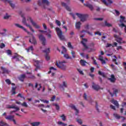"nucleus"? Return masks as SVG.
<instances>
[{"mask_svg":"<svg viewBox=\"0 0 126 126\" xmlns=\"http://www.w3.org/2000/svg\"><path fill=\"white\" fill-rule=\"evenodd\" d=\"M98 103L97 102H95V107L97 111V112H99V108H98Z\"/></svg>","mask_w":126,"mask_h":126,"instance_id":"obj_63","label":"nucleus"},{"mask_svg":"<svg viewBox=\"0 0 126 126\" xmlns=\"http://www.w3.org/2000/svg\"><path fill=\"white\" fill-rule=\"evenodd\" d=\"M63 51L61 52V54H64L66 53V49L64 46H62Z\"/></svg>","mask_w":126,"mask_h":126,"instance_id":"obj_43","label":"nucleus"},{"mask_svg":"<svg viewBox=\"0 0 126 126\" xmlns=\"http://www.w3.org/2000/svg\"><path fill=\"white\" fill-rule=\"evenodd\" d=\"M80 26H81V23L80 22H78L76 23L75 27L76 29H80Z\"/></svg>","mask_w":126,"mask_h":126,"instance_id":"obj_30","label":"nucleus"},{"mask_svg":"<svg viewBox=\"0 0 126 126\" xmlns=\"http://www.w3.org/2000/svg\"><path fill=\"white\" fill-rule=\"evenodd\" d=\"M84 99L85 100H86V101H89L90 103H92V99H91V100H89L88 98H87V94H86V93L84 94Z\"/></svg>","mask_w":126,"mask_h":126,"instance_id":"obj_32","label":"nucleus"},{"mask_svg":"<svg viewBox=\"0 0 126 126\" xmlns=\"http://www.w3.org/2000/svg\"><path fill=\"white\" fill-rule=\"evenodd\" d=\"M108 92L109 93L110 95L112 96V97H113V96H114V95H115V96H117V93H118V92H119V91L117 89L114 90L113 91V94H112V93L110 92V91H108Z\"/></svg>","mask_w":126,"mask_h":126,"instance_id":"obj_27","label":"nucleus"},{"mask_svg":"<svg viewBox=\"0 0 126 126\" xmlns=\"http://www.w3.org/2000/svg\"><path fill=\"white\" fill-rule=\"evenodd\" d=\"M55 23H56L58 26H61V25H62V23H61V21L58 20H56Z\"/></svg>","mask_w":126,"mask_h":126,"instance_id":"obj_42","label":"nucleus"},{"mask_svg":"<svg viewBox=\"0 0 126 126\" xmlns=\"http://www.w3.org/2000/svg\"><path fill=\"white\" fill-rule=\"evenodd\" d=\"M5 47V44L4 43H2L0 45V49H3Z\"/></svg>","mask_w":126,"mask_h":126,"instance_id":"obj_53","label":"nucleus"},{"mask_svg":"<svg viewBox=\"0 0 126 126\" xmlns=\"http://www.w3.org/2000/svg\"><path fill=\"white\" fill-rule=\"evenodd\" d=\"M21 106L25 107V108H28V104H27L26 102H24L23 103H22Z\"/></svg>","mask_w":126,"mask_h":126,"instance_id":"obj_39","label":"nucleus"},{"mask_svg":"<svg viewBox=\"0 0 126 126\" xmlns=\"http://www.w3.org/2000/svg\"><path fill=\"white\" fill-rule=\"evenodd\" d=\"M92 88L94 89V90H99L100 89V87L98 85H96L95 83H93Z\"/></svg>","mask_w":126,"mask_h":126,"instance_id":"obj_16","label":"nucleus"},{"mask_svg":"<svg viewBox=\"0 0 126 126\" xmlns=\"http://www.w3.org/2000/svg\"><path fill=\"white\" fill-rule=\"evenodd\" d=\"M41 125V122H35L31 123L32 126H39Z\"/></svg>","mask_w":126,"mask_h":126,"instance_id":"obj_29","label":"nucleus"},{"mask_svg":"<svg viewBox=\"0 0 126 126\" xmlns=\"http://www.w3.org/2000/svg\"><path fill=\"white\" fill-rule=\"evenodd\" d=\"M62 6H64V7H65L66 9L68 11H70L71 10V9H70V8H69V7H68V6H67V5H66V3L62 2Z\"/></svg>","mask_w":126,"mask_h":126,"instance_id":"obj_17","label":"nucleus"},{"mask_svg":"<svg viewBox=\"0 0 126 126\" xmlns=\"http://www.w3.org/2000/svg\"><path fill=\"white\" fill-rule=\"evenodd\" d=\"M116 41L119 44H123V43H126V41H123V38H122V37H119L118 38H117Z\"/></svg>","mask_w":126,"mask_h":126,"instance_id":"obj_26","label":"nucleus"},{"mask_svg":"<svg viewBox=\"0 0 126 126\" xmlns=\"http://www.w3.org/2000/svg\"><path fill=\"white\" fill-rule=\"evenodd\" d=\"M105 24H101V25L102 26V27H112V24L108 23V22H107V21H105L104 22Z\"/></svg>","mask_w":126,"mask_h":126,"instance_id":"obj_15","label":"nucleus"},{"mask_svg":"<svg viewBox=\"0 0 126 126\" xmlns=\"http://www.w3.org/2000/svg\"><path fill=\"white\" fill-rule=\"evenodd\" d=\"M64 58H65V59H66L67 60H71L72 58L71 57H70L68 54H64Z\"/></svg>","mask_w":126,"mask_h":126,"instance_id":"obj_33","label":"nucleus"},{"mask_svg":"<svg viewBox=\"0 0 126 126\" xmlns=\"http://www.w3.org/2000/svg\"><path fill=\"white\" fill-rule=\"evenodd\" d=\"M9 17H10V16L7 15V14H6V15H5L3 17V19H8V18H9Z\"/></svg>","mask_w":126,"mask_h":126,"instance_id":"obj_56","label":"nucleus"},{"mask_svg":"<svg viewBox=\"0 0 126 126\" xmlns=\"http://www.w3.org/2000/svg\"><path fill=\"white\" fill-rule=\"evenodd\" d=\"M0 69L3 71L2 72L3 74L6 73L7 74H8V73H10V71L8 70L7 68H4L2 66L0 67Z\"/></svg>","mask_w":126,"mask_h":126,"instance_id":"obj_13","label":"nucleus"},{"mask_svg":"<svg viewBox=\"0 0 126 126\" xmlns=\"http://www.w3.org/2000/svg\"><path fill=\"white\" fill-rule=\"evenodd\" d=\"M113 116H114V117H115V118H116V119H120V118H121V116H120V115H119L118 114H117V113H114V114H113Z\"/></svg>","mask_w":126,"mask_h":126,"instance_id":"obj_44","label":"nucleus"},{"mask_svg":"<svg viewBox=\"0 0 126 126\" xmlns=\"http://www.w3.org/2000/svg\"><path fill=\"white\" fill-rule=\"evenodd\" d=\"M106 47H107V48H110V47H114V46L113 45H112V44H111V43H107Z\"/></svg>","mask_w":126,"mask_h":126,"instance_id":"obj_55","label":"nucleus"},{"mask_svg":"<svg viewBox=\"0 0 126 126\" xmlns=\"http://www.w3.org/2000/svg\"><path fill=\"white\" fill-rule=\"evenodd\" d=\"M39 39L42 42V44L43 46H45L46 39V38H45V36L42 34H40L39 35Z\"/></svg>","mask_w":126,"mask_h":126,"instance_id":"obj_10","label":"nucleus"},{"mask_svg":"<svg viewBox=\"0 0 126 126\" xmlns=\"http://www.w3.org/2000/svg\"><path fill=\"white\" fill-rule=\"evenodd\" d=\"M98 73L99 75H100V76H102V77H104V78L107 77V75H106V74L104 72H103L101 71H98Z\"/></svg>","mask_w":126,"mask_h":126,"instance_id":"obj_28","label":"nucleus"},{"mask_svg":"<svg viewBox=\"0 0 126 126\" xmlns=\"http://www.w3.org/2000/svg\"><path fill=\"white\" fill-rule=\"evenodd\" d=\"M21 17L23 18L22 22L23 24H24V25H26V26H27V27H29L31 31H32L33 33H34V32H35V31L33 30V28H32V27H31L30 25L27 24V23L26 22V19L24 17V16L23 15H21Z\"/></svg>","mask_w":126,"mask_h":126,"instance_id":"obj_6","label":"nucleus"},{"mask_svg":"<svg viewBox=\"0 0 126 126\" xmlns=\"http://www.w3.org/2000/svg\"><path fill=\"white\" fill-rule=\"evenodd\" d=\"M53 106H55L56 110H57L58 111H59V110H60V105H59V104H58L57 103H54Z\"/></svg>","mask_w":126,"mask_h":126,"instance_id":"obj_38","label":"nucleus"},{"mask_svg":"<svg viewBox=\"0 0 126 126\" xmlns=\"http://www.w3.org/2000/svg\"><path fill=\"white\" fill-rule=\"evenodd\" d=\"M27 20H30L31 23H32V25L33 27H35L36 29H40V26L37 25V24L33 21V19L30 17H29L27 19Z\"/></svg>","mask_w":126,"mask_h":126,"instance_id":"obj_9","label":"nucleus"},{"mask_svg":"<svg viewBox=\"0 0 126 126\" xmlns=\"http://www.w3.org/2000/svg\"><path fill=\"white\" fill-rule=\"evenodd\" d=\"M26 74H29L30 76H29V78H31V76H32V73L31 72H28V71H27Z\"/></svg>","mask_w":126,"mask_h":126,"instance_id":"obj_59","label":"nucleus"},{"mask_svg":"<svg viewBox=\"0 0 126 126\" xmlns=\"http://www.w3.org/2000/svg\"><path fill=\"white\" fill-rule=\"evenodd\" d=\"M15 26L16 27H18V28H21V29H23V30H24V31H25V32H26L27 33H28V34H30V32H29L28 31H27V30L26 29H25L24 27H23V26L19 25V24H15Z\"/></svg>","mask_w":126,"mask_h":126,"instance_id":"obj_11","label":"nucleus"},{"mask_svg":"<svg viewBox=\"0 0 126 126\" xmlns=\"http://www.w3.org/2000/svg\"><path fill=\"white\" fill-rule=\"evenodd\" d=\"M100 62H101L102 64H106V60L100 59Z\"/></svg>","mask_w":126,"mask_h":126,"instance_id":"obj_52","label":"nucleus"},{"mask_svg":"<svg viewBox=\"0 0 126 126\" xmlns=\"http://www.w3.org/2000/svg\"><path fill=\"white\" fill-rule=\"evenodd\" d=\"M120 22L121 23V24H119V27H125L126 28V25L123 23L124 22L126 23V17H124L123 16H120Z\"/></svg>","mask_w":126,"mask_h":126,"instance_id":"obj_7","label":"nucleus"},{"mask_svg":"<svg viewBox=\"0 0 126 126\" xmlns=\"http://www.w3.org/2000/svg\"><path fill=\"white\" fill-rule=\"evenodd\" d=\"M71 108L72 109H73V110H74V111H76V115H77V114H78V113H79V111H78L77 110V109L76 108V107H75V106L72 105L71 106Z\"/></svg>","mask_w":126,"mask_h":126,"instance_id":"obj_31","label":"nucleus"},{"mask_svg":"<svg viewBox=\"0 0 126 126\" xmlns=\"http://www.w3.org/2000/svg\"><path fill=\"white\" fill-rule=\"evenodd\" d=\"M84 37V35H80V37L82 38V41H81V43L83 45L85 50H87L88 49V46L86 45V43H87V39L83 38Z\"/></svg>","mask_w":126,"mask_h":126,"instance_id":"obj_4","label":"nucleus"},{"mask_svg":"<svg viewBox=\"0 0 126 126\" xmlns=\"http://www.w3.org/2000/svg\"><path fill=\"white\" fill-rule=\"evenodd\" d=\"M61 118H62V120L64 121H66V117L64 116V114H63L61 116Z\"/></svg>","mask_w":126,"mask_h":126,"instance_id":"obj_46","label":"nucleus"},{"mask_svg":"<svg viewBox=\"0 0 126 126\" xmlns=\"http://www.w3.org/2000/svg\"><path fill=\"white\" fill-rule=\"evenodd\" d=\"M108 79H116L115 78V75L114 74H111V78H108Z\"/></svg>","mask_w":126,"mask_h":126,"instance_id":"obj_57","label":"nucleus"},{"mask_svg":"<svg viewBox=\"0 0 126 126\" xmlns=\"http://www.w3.org/2000/svg\"><path fill=\"white\" fill-rule=\"evenodd\" d=\"M29 42L32 44H33V45L37 44V41H36V39L34 36H32V41H31V39H30Z\"/></svg>","mask_w":126,"mask_h":126,"instance_id":"obj_21","label":"nucleus"},{"mask_svg":"<svg viewBox=\"0 0 126 126\" xmlns=\"http://www.w3.org/2000/svg\"><path fill=\"white\" fill-rule=\"evenodd\" d=\"M5 119L6 120H8V121H12L14 119V116L13 115H9L5 117Z\"/></svg>","mask_w":126,"mask_h":126,"instance_id":"obj_25","label":"nucleus"},{"mask_svg":"<svg viewBox=\"0 0 126 126\" xmlns=\"http://www.w3.org/2000/svg\"><path fill=\"white\" fill-rule=\"evenodd\" d=\"M101 0L102 2L104 3V4L106 5L107 6H108L109 4H112V3H113V1H112L111 0H107V1H106V0Z\"/></svg>","mask_w":126,"mask_h":126,"instance_id":"obj_12","label":"nucleus"},{"mask_svg":"<svg viewBox=\"0 0 126 126\" xmlns=\"http://www.w3.org/2000/svg\"><path fill=\"white\" fill-rule=\"evenodd\" d=\"M67 46L68 48H70V49H72V50H73V47H72V45H71V43L70 42H68Z\"/></svg>","mask_w":126,"mask_h":126,"instance_id":"obj_49","label":"nucleus"},{"mask_svg":"<svg viewBox=\"0 0 126 126\" xmlns=\"http://www.w3.org/2000/svg\"><path fill=\"white\" fill-rule=\"evenodd\" d=\"M58 125H59V126H67V124L63 123L61 121L58 122Z\"/></svg>","mask_w":126,"mask_h":126,"instance_id":"obj_37","label":"nucleus"},{"mask_svg":"<svg viewBox=\"0 0 126 126\" xmlns=\"http://www.w3.org/2000/svg\"><path fill=\"white\" fill-rule=\"evenodd\" d=\"M95 35H99V36L102 35V33L99 32H94Z\"/></svg>","mask_w":126,"mask_h":126,"instance_id":"obj_54","label":"nucleus"},{"mask_svg":"<svg viewBox=\"0 0 126 126\" xmlns=\"http://www.w3.org/2000/svg\"><path fill=\"white\" fill-rule=\"evenodd\" d=\"M76 15H77V16L80 19L81 22H85V21H87V19L89 17L88 14H80L78 13H76Z\"/></svg>","mask_w":126,"mask_h":126,"instance_id":"obj_3","label":"nucleus"},{"mask_svg":"<svg viewBox=\"0 0 126 126\" xmlns=\"http://www.w3.org/2000/svg\"><path fill=\"white\" fill-rule=\"evenodd\" d=\"M94 20H99L100 21H102V20H103V18H94Z\"/></svg>","mask_w":126,"mask_h":126,"instance_id":"obj_64","label":"nucleus"},{"mask_svg":"<svg viewBox=\"0 0 126 126\" xmlns=\"http://www.w3.org/2000/svg\"><path fill=\"white\" fill-rule=\"evenodd\" d=\"M84 5H85V6H87V7H89V8H90V9L92 11L93 10V9H94V8L93 7V5H92V4H89V3H84Z\"/></svg>","mask_w":126,"mask_h":126,"instance_id":"obj_19","label":"nucleus"},{"mask_svg":"<svg viewBox=\"0 0 126 126\" xmlns=\"http://www.w3.org/2000/svg\"><path fill=\"white\" fill-rule=\"evenodd\" d=\"M66 62L65 61L61 62L60 61H56V65L57 66V67L62 69V70H65L66 69V65H65Z\"/></svg>","mask_w":126,"mask_h":126,"instance_id":"obj_1","label":"nucleus"},{"mask_svg":"<svg viewBox=\"0 0 126 126\" xmlns=\"http://www.w3.org/2000/svg\"><path fill=\"white\" fill-rule=\"evenodd\" d=\"M111 103H112V104L115 105V106L117 107V108H119V103L118 102V101L113 99L111 100Z\"/></svg>","mask_w":126,"mask_h":126,"instance_id":"obj_23","label":"nucleus"},{"mask_svg":"<svg viewBox=\"0 0 126 126\" xmlns=\"http://www.w3.org/2000/svg\"><path fill=\"white\" fill-rule=\"evenodd\" d=\"M11 109H15L16 111H19V110H20V109L19 108V107L16 106H11Z\"/></svg>","mask_w":126,"mask_h":126,"instance_id":"obj_36","label":"nucleus"},{"mask_svg":"<svg viewBox=\"0 0 126 126\" xmlns=\"http://www.w3.org/2000/svg\"><path fill=\"white\" fill-rule=\"evenodd\" d=\"M4 1L5 2H8L12 8H14L15 7L14 4L12 3V2L10 0H4Z\"/></svg>","mask_w":126,"mask_h":126,"instance_id":"obj_18","label":"nucleus"},{"mask_svg":"<svg viewBox=\"0 0 126 126\" xmlns=\"http://www.w3.org/2000/svg\"><path fill=\"white\" fill-rule=\"evenodd\" d=\"M63 87L66 88L67 87V83L66 82H63V84L60 86V88H63V90L64 91Z\"/></svg>","mask_w":126,"mask_h":126,"instance_id":"obj_22","label":"nucleus"},{"mask_svg":"<svg viewBox=\"0 0 126 126\" xmlns=\"http://www.w3.org/2000/svg\"><path fill=\"white\" fill-rule=\"evenodd\" d=\"M80 63L82 65V66H85L86 65V63H88L85 60H81L80 61Z\"/></svg>","mask_w":126,"mask_h":126,"instance_id":"obj_24","label":"nucleus"},{"mask_svg":"<svg viewBox=\"0 0 126 126\" xmlns=\"http://www.w3.org/2000/svg\"><path fill=\"white\" fill-rule=\"evenodd\" d=\"M93 62H94V64L95 65H96L97 68H99V66L98 63H97V62H96V60H94Z\"/></svg>","mask_w":126,"mask_h":126,"instance_id":"obj_50","label":"nucleus"},{"mask_svg":"<svg viewBox=\"0 0 126 126\" xmlns=\"http://www.w3.org/2000/svg\"><path fill=\"white\" fill-rule=\"evenodd\" d=\"M42 26L44 30H47V29H48V28L47 27V25H46L45 24H43Z\"/></svg>","mask_w":126,"mask_h":126,"instance_id":"obj_58","label":"nucleus"},{"mask_svg":"<svg viewBox=\"0 0 126 126\" xmlns=\"http://www.w3.org/2000/svg\"><path fill=\"white\" fill-rule=\"evenodd\" d=\"M6 54L8 55V56H11V55H12V52H11V50H7L6 51Z\"/></svg>","mask_w":126,"mask_h":126,"instance_id":"obj_40","label":"nucleus"},{"mask_svg":"<svg viewBox=\"0 0 126 126\" xmlns=\"http://www.w3.org/2000/svg\"><path fill=\"white\" fill-rule=\"evenodd\" d=\"M111 109H112L113 110H116V107L113 105H110Z\"/></svg>","mask_w":126,"mask_h":126,"instance_id":"obj_61","label":"nucleus"},{"mask_svg":"<svg viewBox=\"0 0 126 126\" xmlns=\"http://www.w3.org/2000/svg\"><path fill=\"white\" fill-rule=\"evenodd\" d=\"M83 32H85L86 33H87L88 34H89V35H90V36H93V34L89 31L83 30L82 31V32L83 33Z\"/></svg>","mask_w":126,"mask_h":126,"instance_id":"obj_41","label":"nucleus"},{"mask_svg":"<svg viewBox=\"0 0 126 126\" xmlns=\"http://www.w3.org/2000/svg\"><path fill=\"white\" fill-rule=\"evenodd\" d=\"M45 4H46V5H49V4H50V2L49 1H48V0H42L38 1V5H42L44 8H46V7H45Z\"/></svg>","mask_w":126,"mask_h":126,"instance_id":"obj_8","label":"nucleus"},{"mask_svg":"<svg viewBox=\"0 0 126 126\" xmlns=\"http://www.w3.org/2000/svg\"><path fill=\"white\" fill-rule=\"evenodd\" d=\"M84 5H85V6H87V7H89V8H90V9L92 11L93 10V9H94V8L93 7V5H92V4H89V3H84Z\"/></svg>","mask_w":126,"mask_h":126,"instance_id":"obj_20","label":"nucleus"},{"mask_svg":"<svg viewBox=\"0 0 126 126\" xmlns=\"http://www.w3.org/2000/svg\"><path fill=\"white\" fill-rule=\"evenodd\" d=\"M27 52H30V51H31V52H33V50H34L33 48V46H31L30 47H29V48L26 49Z\"/></svg>","mask_w":126,"mask_h":126,"instance_id":"obj_35","label":"nucleus"},{"mask_svg":"<svg viewBox=\"0 0 126 126\" xmlns=\"http://www.w3.org/2000/svg\"><path fill=\"white\" fill-rule=\"evenodd\" d=\"M34 63H35V65L36 67L35 70L36 71H37V70H38V69H39V68H40V61H38V60H34Z\"/></svg>","mask_w":126,"mask_h":126,"instance_id":"obj_14","label":"nucleus"},{"mask_svg":"<svg viewBox=\"0 0 126 126\" xmlns=\"http://www.w3.org/2000/svg\"><path fill=\"white\" fill-rule=\"evenodd\" d=\"M5 82H6V83H7V84H10V83H11V82H10V80H9V79L6 80Z\"/></svg>","mask_w":126,"mask_h":126,"instance_id":"obj_60","label":"nucleus"},{"mask_svg":"<svg viewBox=\"0 0 126 126\" xmlns=\"http://www.w3.org/2000/svg\"><path fill=\"white\" fill-rule=\"evenodd\" d=\"M43 53H45V54H46L45 55L46 61H50V55H49V54H50V52H51L50 48H48L45 49V50H43Z\"/></svg>","mask_w":126,"mask_h":126,"instance_id":"obj_5","label":"nucleus"},{"mask_svg":"<svg viewBox=\"0 0 126 126\" xmlns=\"http://www.w3.org/2000/svg\"><path fill=\"white\" fill-rule=\"evenodd\" d=\"M56 99V95H53L52 97H51V101H55V99Z\"/></svg>","mask_w":126,"mask_h":126,"instance_id":"obj_62","label":"nucleus"},{"mask_svg":"<svg viewBox=\"0 0 126 126\" xmlns=\"http://www.w3.org/2000/svg\"><path fill=\"white\" fill-rule=\"evenodd\" d=\"M71 54L72 55V57L73 59H75V52L73 51V50H71Z\"/></svg>","mask_w":126,"mask_h":126,"instance_id":"obj_45","label":"nucleus"},{"mask_svg":"<svg viewBox=\"0 0 126 126\" xmlns=\"http://www.w3.org/2000/svg\"><path fill=\"white\" fill-rule=\"evenodd\" d=\"M78 71L80 73V74H81L82 75H83L84 73H83V71L81 70L80 69H78Z\"/></svg>","mask_w":126,"mask_h":126,"instance_id":"obj_51","label":"nucleus"},{"mask_svg":"<svg viewBox=\"0 0 126 126\" xmlns=\"http://www.w3.org/2000/svg\"><path fill=\"white\" fill-rule=\"evenodd\" d=\"M76 122H77V123H78V124H80V125H82V120H81V119L77 118Z\"/></svg>","mask_w":126,"mask_h":126,"instance_id":"obj_47","label":"nucleus"},{"mask_svg":"<svg viewBox=\"0 0 126 126\" xmlns=\"http://www.w3.org/2000/svg\"><path fill=\"white\" fill-rule=\"evenodd\" d=\"M20 77L21 79H24V78H26V75L25 74H23L20 75Z\"/></svg>","mask_w":126,"mask_h":126,"instance_id":"obj_48","label":"nucleus"},{"mask_svg":"<svg viewBox=\"0 0 126 126\" xmlns=\"http://www.w3.org/2000/svg\"><path fill=\"white\" fill-rule=\"evenodd\" d=\"M114 58L115 59H114L112 60V62H113V63H115V64H116L117 65H118V64H119V63H118V62H117V56H116V55H114Z\"/></svg>","mask_w":126,"mask_h":126,"instance_id":"obj_34","label":"nucleus"},{"mask_svg":"<svg viewBox=\"0 0 126 126\" xmlns=\"http://www.w3.org/2000/svg\"><path fill=\"white\" fill-rule=\"evenodd\" d=\"M55 30L57 33V36H58L60 40L61 41H64V40H65V37H64V35L63 34V31L62 30H61L59 27H57L55 28Z\"/></svg>","mask_w":126,"mask_h":126,"instance_id":"obj_2","label":"nucleus"}]
</instances>
